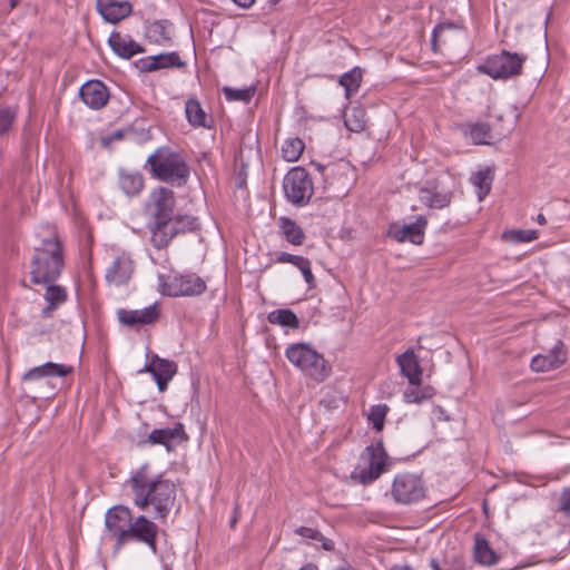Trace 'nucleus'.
<instances>
[{"label":"nucleus","instance_id":"obj_1","mask_svg":"<svg viewBox=\"0 0 570 570\" xmlns=\"http://www.w3.org/2000/svg\"><path fill=\"white\" fill-rule=\"evenodd\" d=\"M124 489L132 504L142 511L151 510L153 518L166 521L176 503L177 487L165 474H153L149 463L132 471L125 481Z\"/></svg>","mask_w":570,"mask_h":570},{"label":"nucleus","instance_id":"obj_2","mask_svg":"<svg viewBox=\"0 0 570 570\" xmlns=\"http://www.w3.org/2000/svg\"><path fill=\"white\" fill-rule=\"evenodd\" d=\"M65 266L63 245L56 234L41 239L29 263L30 281L36 285L55 283Z\"/></svg>","mask_w":570,"mask_h":570},{"label":"nucleus","instance_id":"obj_3","mask_svg":"<svg viewBox=\"0 0 570 570\" xmlns=\"http://www.w3.org/2000/svg\"><path fill=\"white\" fill-rule=\"evenodd\" d=\"M147 164L155 178L171 186H185L190 176V167L185 157L167 147L158 148L148 157Z\"/></svg>","mask_w":570,"mask_h":570},{"label":"nucleus","instance_id":"obj_4","mask_svg":"<svg viewBox=\"0 0 570 570\" xmlns=\"http://www.w3.org/2000/svg\"><path fill=\"white\" fill-rule=\"evenodd\" d=\"M288 361L316 382H323L331 374V366L322 354L306 343H296L286 348Z\"/></svg>","mask_w":570,"mask_h":570},{"label":"nucleus","instance_id":"obj_5","mask_svg":"<svg viewBox=\"0 0 570 570\" xmlns=\"http://www.w3.org/2000/svg\"><path fill=\"white\" fill-rule=\"evenodd\" d=\"M285 198L296 207L306 206L313 194L314 184L309 173L303 167L292 168L283 179Z\"/></svg>","mask_w":570,"mask_h":570},{"label":"nucleus","instance_id":"obj_6","mask_svg":"<svg viewBox=\"0 0 570 570\" xmlns=\"http://www.w3.org/2000/svg\"><path fill=\"white\" fill-rule=\"evenodd\" d=\"M524 61V56L502 50L499 55L488 57L478 69L492 79H508L521 73Z\"/></svg>","mask_w":570,"mask_h":570},{"label":"nucleus","instance_id":"obj_7","mask_svg":"<svg viewBox=\"0 0 570 570\" xmlns=\"http://www.w3.org/2000/svg\"><path fill=\"white\" fill-rule=\"evenodd\" d=\"M362 458L366 459L367 466L356 468L352 472V478L364 485L372 483L387 470L389 455L382 439L377 440L375 444L366 446Z\"/></svg>","mask_w":570,"mask_h":570},{"label":"nucleus","instance_id":"obj_8","mask_svg":"<svg viewBox=\"0 0 570 570\" xmlns=\"http://www.w3.org/2000/svg\"><path fill=\"white\" fill-rule=\"evenodd\" d=\"M426 488L421 476L403 472L395 475L391 495L396 503L413 504L425 498Z\"/></svg>","mask_w":570,"mask_h":570},{"label":"nucleus","instance_id":"obj_9","mask_svg":"<svg viewBox=\"0 0 570 570\" xmlns=\"http://www.w3.org/2000/svg\"><path fill=\"white\" fill-rule=\"evenodd\" d=\"M176 205L175 194L167 187L154 189L149 196L148 208L154 218V225L150 228L151 234L159 232L174 216Z\"/></svg>","mask_w":570,"mask_h":570},{"label":"nucleus","instance_id":"obj_10","mask_svg":"<svg viewBox=\"0 0 570 570\" xmlns=\"http://www.w3.org/2000/svg\"><path fill=\"white\" fill-rule=\"evenodd\" d=\"M163 293L167 296H199L206 289V282L195 273L174 274L161 282Z\"/></svg>","mask_w":570,"mask_h":570},{"label":"nucleus","instance_id":"obj_11","mask_svg":"<svg viewBox=\"0 0 570 570\" xmlns=\"http://www.w3.org/2000/svg\"><path fill=\"white\" fill-rule=\"evenodd\" d=\"M199 229L198 218L191 215H175L159 232H154L151 240L155 247L165 248L170 240L180 234L193 233Z\"/></svg>","mask_w":570,"mask_h":570},{"label":"nucleus","instance_id":"obj_12","mask_svg":"<svg viewBox=\"0 0 570 570\" xmlns=\"http://www.w3.org/2000/svg\"><path fill=\"white\" fill-rule=\"evenodd\" d=\"M132 518L131 510L126 505H115L110 508L105 517V525L109 534L115 538V552H118L126 546V535Z\"/></svg>","mask_w":570,"mask_h":570},{"label":"nucleus","instance_id":"obj_13","mask_svg":"<svg viewBox=\"0 0 570 570\" xmlns=\"http://www.w3.org/2000/svg\"><path fill=\"white\" fill-rule=\"evenodd\" d=\"M158 525L146 515L131 518L130 525L126 535V544L130 541L145 543L153 553H157Z\"/></svg>","mask_w":570,"mask_h":570},{"label":"nucleus","instance_id":"obj_14","mask_svg":"<svg viewBox=\"0 0 570 570\" xmlns=\"http://www.w3.org/2000/svg\"><path fill=\"white\" fill-rule=\"evenodd\" d=\"M160 311L157 303L142 309L119 308L117 311L119 323L129 328H140L146 325H151L158 321Z\"/></svg>","mask_w":570,"mask_h":570},{"label":"nucleus","instance_id":"obj_15","mask_svg":"<svg viewBox=\"0 0 570 570\" xmlns=\"http://www.w3.org/2000/svg\"><path fill=\"white\" fill-rule=\"evenodd\" d=\"M138 372L150 373L157 383L159 392H165L168 383L177 373V364L174 361L161 358L158 355H153L149 363Z\"/></svg>","mask_w":570,"mask_h":570},{"label":"nucleus","instance_id":"obj_16","mask_svg":"<svg viewBox=\"0 0 570 570\" xmlns=\"http://www.w3.org/2000/svg\"><path fill=\"white\" fill-rule=\"evenodd\" d=\"M188 441V435L183 423L177 422L173 428L155 429L147 438L151 445H163L168 452L175 450L176 444Z\"/></svg>","mask_w":570,"mask_h":570},{"label":"nucleus","instance_id":"obj_17","mask_svg":"<svg viewBox=\"0 0 570 570\" xmlns=\"http://www.w3.org/2000/svg\"><path fill=\"white\" fill-rule=\"evenodd\" d=\"M79 97L90 109L99 110L108 104L110 92L101 80L92 79L80 87Z\"/></svg>","mask_w":570,"mask_h":570},{"label":"nucleus","instance_id":"obj_18","mask_svg":"<svg viewBox=\"0 0 570 570\" xmlns=\"http://www.w3.org/2000/svg\"><path fill=\"white\" fill-rule=\"evenodd\" d=\"M135 272V263L126 253H121L115 257L106 272V282L110 285H126Z\"/></svg>","mask_w":570,"mask_h":570},{"label":"nucleus","instance_id":"obj_19","mask_svg":"<svg viewBox=\"0 0 570 570\" xmlns=\"http://www.w3.org/2000/svg\"><path fill=\"white\" fill-rule=\"evenodd\" d=\"M426 225L428 219L420 215L411 224L403 226L392 225L390 235L399 243L410 242L414 245H421L424 240Z\"/></svg>","mask_w":570,"mask_h":570},{"label":"nucleus","instance_id":"obj_20","mask_svg":"<svg viewBox=\"0 0 570 570\" xmlns=\"http://www.w3.org/2000/svg\"><path fill=\"white\" fill-rule=\"evenodd\" d=\"M567 360V352L562 341L558 340L547 354H539L531 361V368L535 372H547L562 365Z\"/></svg>","mask_w":570,"mask_h":570},{"label":"nucleus","instance_id":"obj_21","mask_svg":"<svg viewBox=\"0 0 570 570\" xmlns=\"http://www.w3.org/2000/svg\"><path fill=\"white\" fill-rule=\"evenodd\" d=\"M96 8L102 19L110 23H118L132 11L131 3L126 0H96Z\"/></svg>","mask_w":570,"mask_h":570},{"label":"nucleus","instance_id":"obj_22","mask_svg":"<svg viewBox=\"0 0 570 570\" xmlns=\"http://www.w3.org/2000/svg\"><path fill=\"white\" fill-rule=\"evenodd\" d=\"M396 363L401 374L409 380L411 385H421L422 367L413 348H407L404 353L400 354L396 357Z\"/></svg>","mask_w":570,"mask_h":570},{"label":"nucleus","instance_id":"obj_23","mask_svg":"<svg viewBox=\"0 0 570 570\" xmlns=\"http://www.w3.org/2000/svg\"><path fill=\"white\" fill-rule=\"evenodd\" d=\"M108 43L112 51L120 58L130 59L137 53L145 52V48L134 41L129 36H122L119 32H111Z\"/></svg>","mask_w":570,"mask_h":570},{"label":"nucleus","instance_id":"obj_24","mask_svg":"<svg viewBox=\"0 0 570 570\" xmlns=\"http://www.w3.org/2000/svg\"><path fill=\"white\" fill-rule=\"evenodd\" d=\"M473 559L478 564L494 566L499 562L500 556L492 549L489 541L480 533L474 534Z\"/></svg>","mask_w":570,"mask_h":570},{"label":"nucleus","instance_id":"obj_25","mask_svg":"<svg viewBox=\"0 0 570 570\" xmlns=\"http://www.w3.org/2000/svg\"><path fill=\"white\" fill-rule=\"evenodd\" d=\"M453 198V191H436L433 188L423 187L420 189V202L431 209H443L448 207Z\"/></svg>","mask_w":570,"mask_h":570},{"label":"nucleus","instance_id":"obj_26","mask_svg":"<svg viewBox=\"0 0 570 570\" xmlns=\"http://www.w3.org/2000/svg\"><path fill=\"white\" fill-rule=\"evenodd\" d=\"M281 235L293 246H301L306 239L303 228L292 218L282 216L277 219Z\"/></svg>","mask_w":570,"mask_h":570},{"label":"nucleus","instance_id":"obj_27","mask_svg":"<svg viewBox=\"0 0 570 570\" xmlns=\"http://www.w3.org/2000/svg\"><path fill=\"white\" fill-rule=\"evenodd\" d=\"M47 288L43 298L47 306L42 309L41 314L45 318L51 317L53 312L67 301L68 294L63 286L53 283L46 284Z\"/></svg>","mask_w":570,"mask_h":570},{"label":"nucleus","instance_id":"obj_28","mask_svg":"<svg viewBox=\"0 0 570 570\" xmlns=\"http://www.w3.org/2000/svg\"><path fill=\"white\" fill-rule=\"evenodd\" d=\"M118 185L127 196H137L144 188V177L139 173L120 169Z\"/></svg>","mask_w":570,"mask_h":570},{"label":"nucleus","instance_id":"obj_29","mask_svg":"<svg viewBox=\"0 0 570 570\" xmlns=\"http://www.w3.org/2000/svg\"><path fill=\"white\" fill-rule=\"evenodd\" d=\"M185 114L187 121L193 127L210 128L212 119L207 116L200 102L196 98H190L186 101Z\"/></svg>","mask_w":570,"mask_h":570},{"label":"nucleus","instance_id":"obj_30","mask_svg":"<svg viewBox=\"0 0 570 570\" xmlns=\"http://www.w3.org/2000/svg\"><path fill=\"white\" fill-rule=\"evenodd\" d=\"M171 22L169 20H156L146 28L149 41L157 45H167L171 41Z\"/></svg>","mask_w":570,"mask_h":570},{"label":"nucleus","instance_id":"obj_31","mask_svg":"<svg viewBox=\"0 0 570 570\" xmlns=\"http://www.w3.org/2000/svg\"><path fill=\"white\" fill-rule=\"evenodd\" d=\"M458 30V27L452 22L439 23L432 31L431 45L434 52L453 40L452 33Z\"/></svg>","mask_w":570,"mask_h":570},{"label":"nucleus","instance_id":"obj_32","mask_svg":"<svg viewBox=\"0 0 570 570\" xmlns=\"http://www.w3.org/2000/svg\"><path fill=\"white\" fill-rule=\"evenodd\" d=\"M464 135H469L472 141L476 145L489 144L488 139L491 138V127L487 122H468L462 126Z\"/></svg>","mask_w":570,"mask_h":570},{"label":"nucleus","instance_id":"obj_33","mask_svg":"<svg viewBox=\"0 0 570 570\" xmlns=\"http://www.w3.org/2000/svg\"><path fill=\"white\" fill-rule=\"evenodd\" d=\"M362 77V69L360 67H354L338 78V85L342 86L345 90V98L350 99L354 94L358 91Z\"/></svg>","mask_w":570,"mask_h":570},{"label":"nucleus","instance_id":"obj_34","mask_svg":"<svg viewBox=\"0 0 570 570\" xmlns=\"http://www.w3.org/2000/svg\"><path fill=\"white\" fill-rule=\"evenodd\" d=\"M493 180V170L489 167L479 170L471 177V183L476 187V194L479 200H483L491 190V184Z\"/></svg>","mask_w":570,"mask_h":570},{"label":"nucleus","instance_id":"obj_35","mask_svg":"<svg viewBox=\"0 0 570 570\" xmlns=\"http://www.w3.org/2000/svg\"><path fill=\"white\" fill-rule=\"evenodd\" d=\"M267 321L271 324H277L283 327H289V328H298L299 327V320L296 316V314L288 308H281L271 312L267 315Z\"/></svg>","mask_w":570,"mask_h":570},{"label":"nucleus","instance_id":"obj_36","mask_svg":"<svg viewBox=\"0 0 570 570\" xmlns=\"http://www.w3.org/2000/svg\"><path fill=\"white\" fill-rule=\"evenodd\" d=\"M305 144L299 138H291L285 140L282 147V155L286 161H296L304 151Z\"/></svg>","mask_w":570,"mask_h":570},{"label":"nucleus","instance_id":"obj_37","mask_svg":"<svg viewBox=\"0 0 570 570\" xmlns=\"http://www.w3.org/2000/svg\"><path fill=\"white\" fill-rule=\"evenodd\" d=\"M295 533L299 537L321 542L322 548L326 551L334 550V542L331 539L325 538L317 529L299 527L295 529Z\"/></svg>","mask_w":570,"mask_h":570},{"label":"nucleus","instance_id":"obj_38","mask_svg":"<svg viewBox=\"0 0 570 570\" xmlns=\"http://www.w3.org/2000/svg\"><path fill=\"white\" fill-rule=\"evenodd\" d=\"M389 410L390 409L386 404H376L371 406L367 420L375 431L381 432L383 430Z\"/></svg>","mask_w":570,"mask_h":570},{"label":"nucleus","instance_id":"obj_39","mask_svg":"<svg viewBox=\"0 0 570 570\" xmlns=\"http://www.w3.org/2000/svg\"><path fill=\"white\" fill-rule=\"evenodd\" d=\"M224 96L227 100L234 101L239 100L243 102H249L255 94V88L234 89L232 87L223 88Z\"/></svg>","mask_w":570,"mask_h":570},{"label":"nucleus","instance_id":"obj_40","mask_svg":"<svg viewBox=\"0 0 570 570\" xmlns=\"http://www.w3.org/2000/svg\"><path fill=\"white\" fill-rule=\"evenodd\" d=\"M155 62L157 65V70L171 67L181 68L185 66V62L181 61L179 55L175 51L155 56Z\"/></svg>","mask_w":570,"mask_h":570},{"label":"nucleus","instance_id":"obj_41","mask_svg":"<svg viewBox=\"0 0 570 570\" xmlns=\"http://www.w3.org/2000/svg\"><path fill=\"white\" fill-rule=\"evenodd\" d=\"M41 368L46 372V377H65L73 372V367L71 365L58 364L53 362H47L41 365Z\"/></svg>","mask_w":570,"mask_h":570},{"label":"nucleus","instance_id":"obj_42","mask_svg":"<svg viewBox=\"0 0 570 570\" xmlns=\"http://www.w3.org/2000/svg\"><path fill=\"white\" fill-rule=\"evenodd\" d=\"M433 392L431 387H425L424 390H420V386L413 385L412 389H409L404 392V399L407 403H422L425 400L432 397Z\"/></svg>","mask_w":570,"mask_h":570},{"label":"nucleus","instance_id":"obj_43","mask_svg":"<svg viewBox=\"0 0 570 570\" xmlns=\"http://www.w3.org/2000/svg\"><path fill=\"white\" fill-rule=\"evenodd\" d=\"M503 237L513 243H528L537 238V232L534 230H508L503 233Z\"/></svg>","mask_w":570,"mask_h":570},{"label":"nucleus","instance_id":"obj_44","mask_svg":"<svg viewBox=\"0 0 570 570\" xmlns=\"http://www.w3.org/2000/svg\"><path fill=\"white\" fill-rule=\"evenodd\" d=\"M16 117L14 109L10 107L0 108V135L6 134L11 128Z\"/></svg>","mask_w":570,"mask_h":570},{"label":"nucleus","instance_id":"obj_45","mask_svg":"<svg viewBox=\"0 0 570 570\" xmlns=\"http://www.w3.org/2000/svg\"><path fill=\"white\" fill-rule=\"evenodd\" d=\"M297 268L302 272V275L307 284L308 289L315 288L316 279L312 273L309 259L305 257L303 262L297 266Z\"/></svg>","mask_w":570,"mask_h":570},{"label":"nucleus","instance_id":"obj_46","mask_svg":"<svg viewBox=\"0 0 570 570\" xmlns=\"http://www.w3.org/2000/svg\"><path fill=\"white\" fill-rule=\"evenodd\" d=\"M558 510L570 521V488L561 492L558 500Z\"/></svg>","mask_w":570,"mask_h":570},{"label":"nucleus","instance_id":"obj_47","mask_svg":"<svg viewBox=\"0 0 570 570\" xmlns=\"http://www.w3.org/2000/svg\"><path fill=\"white\" fill-rule=\"evenodd\" d=\"M356 112H360L358 110H354L352 115H346L344 124L347 127L348 130L358 132L362 131L365 128V124L362 119H358L356 117Z\"/></svg>","mask_w":570,"mask_h":570},{"label":"nucleus","instance_id":"obj_48","mask_svg":"<svg viewBox=\"0 0 570 570\" xmlns=\"http://www.w3.org/2000/svg\"><path fill=\"white\" fill-rule=\"evenodd\" d=\"M304 258L305 257H303V256L293 255V254H289L286 252H278L275 254L276 263H282V264L288 263L296 267L303 262Z\"/></svg>","mask_w":570,"mask_h":570},{"label":"nucleus","instance_id":"obj_49","mask_svg":"<svg viewBox=\"0 0 570 570\" xmlns=\"http://www.w3.org/2000/svg\"><path fill=\"white\" fill-rule=\"evenodd\" d=\"M136 68L141 72H151L157 70V65L154 57H146L135 62Z\"/></svg>","mask_w":570,"mask_h":570},{"label":"nucleus","instance_id":"obj_50","mask_svg":"<svg viewBox=\"0 0 570 570\" xmlns=\"http://www.w3.org/2000/svg\"><path fill=\"white\" fill-rule=\"evenodd\" d=\"M46 377V372L43 368H41V365L30 368L28 372H26L22 375V381L29 382V381H37L40 379Z\"/></svg>","mask_w":570,"mask_h":570},{"label":"nucleus","instance_id":"obj_51","mask_svg":"<svg viewBox=\"0 0 570 570\" xmlns=\"http://www.w3.org/2000/svg\"><path fill=\"white\" fill-rule=\"evenodd\" d=\"M237 6L242 8H249L255 0H233Z\"/></svg>","mask_w":570,"mask_h":570},{"label":"nucleus","instance_id":"obj_52","mask_svg":"<svg viewBox=\"0 0 570 570\" xmlns=\"http://www.w3.org/2000/svg\"><path fill=\"white\" fill-rule=\"evenodd\" d=\"M390 570H414V569L409 564H402V566H394Z\"/></svg>","mask_w":570,"mask_h":570},{"label":"nucleus","instance_id":"obj_53","mask_svg":"<svg viewBox=\"0 0 570 570\" xmlns=\"http://www.w3.org/2000/svg\"><path fill=\"white\" fill-rule=\"evenodd\" d=\"M299 570H318V568L314 563H306Z\"/></svg>","mask_w":570,"mask_h":570},{"label":"nucleus","instance_id":"obj_54","mask_svg":"<svg viewBox=\"0 0 570 570\" xmlns=\"http://www.w3.org/2000/svg\"><path fill=\"white\" fill-rule=\"evenodd\" d=\"M430 566H431L432 570H442L439 562L435 559H432L430 561Z\"/></svg>","mask_w":570,"mask_h":570},{"label":"nucleus","instance_id":"obj_55","mask_svg":"<svg viewBox=\"0 0 570 570\" xmlns=\"http://www.w3.org/2000/svg\"><path fill=\"white\" fill-rule=\"evenodd\" d=\"M21 3V0H9V7L11 10L16 9Z\"/></svg>","mask_w":570,"mask_h":570},{"label":"nucleus","instance_id":"obj_56","mask_svg":"<svg viewBox=\"0 0 570 570\" xmlns=\"http://www.w3.org/2000/svg\"><path fill=\"white\" fill-rule=\"evenodd\" d=\"M537 220L541 225H544L547 223L546 217L542 214L538 215Z\"/></svg>","mask_w":570,"mask_h":570},{"label":"nucleus","instance_id":"obj_57","mask_svg":"<svg viewBox=\"0 0 570 570\" xmlns=\"http://www.w3.org/2000/svg\"><path fill=\"white\" fill-rule=\"evenodd\" d=\"M313 165H314V166L316 167V169H317L320 173H322V174H323V173H324V170L326 169V167H325L324 165H322V164H318V163H317V164H313Z\"/></svg>","mask_w":570,"mask_h":570},{"label":"nucleus","instance_id":"obj_58","mask_svg":"<svg viewBox=\"0 0 570 570\" xmlns=\"http://www.w3.org/2000/svg\"><path fill=\"white\" fill-rule=\"evenodd\" d=\"M237 523V515L235 514L232 520H230V527L234 528L235 524Z\"/></svg>","mask_w":570,"mask_h":570},{"label":"nucleus","instance_id":"obj_59","mask_svg":"<svg viewBox=\"0 0 570 570\" xmlns=\"http://www.w3.org/2000/svg\"><path fill=\"white\" fill-rule=\"evenodd\" d=\"M334 570H350V569H347V568H343V567H340V568H336V569H334Z\"/></svg>","mask_w":570,"mask_h":570},{"label":"nucleus","instance_id":"obj_60","mask_svg":"<svg viewBox=\"0 0 570 570\" xmlns=\"http://www.w3.org/2000/svg\"><path fill=\"white\" fill-rule=\"evenodd\" d=\"M22 286H23V287H26V288H28V287H29V286L26 284V282H24V281L22 282Z\"/></svg>","mask_w":570,"mask_h":570}]
</instances>
